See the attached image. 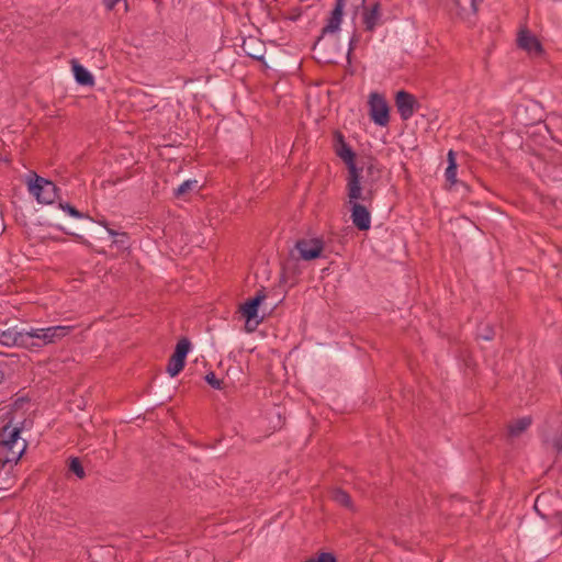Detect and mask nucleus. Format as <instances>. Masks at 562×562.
Listing matches in <instances>:
<instances>
[{"mask_svg": "<svg viewBox=\"0 0 562 562\" xmlns=\"http://www.w3.org/2000/svg\"><path fill=\"white\" fill-rule=\"evenodd\" d=\"M22 426H11V422L0 428V469L8 463L16 464L26 449L21 440Z\"/></svg>", "mask_w": 562, "mask_h": 562, "instance_id": "1", "label": "nucleus"}, {"mask_svg": "<svg viewBox=\"0 0 562 562\" xmlns=\"http://www.w3.org/2000/svg\"><path fill=\"white\" fill-rule=\"evenodd\" d=\"M333 149L347 167V183H350L351 189H356L358 181H361L363 178L362 168H359L357 165L356 151L346 142L345 135L339 130L333 132Z\"/></svg>", "mask_w": 562, "mask_h": 562, "instance_id": "2", "label": "nucleus"}, {"mask_svg": "<svg viewBox=\"0 0 562 562\" xmlns=\"http://www.w3.org/2000/svg\"><path fill=\"white\" fill-rule=\"evenodd\" d=\"M346 190L349 203L351 204L350 218L353 226L361 232L369 231L371 227V213L363 203L371 204L373 200L364 199L366 194H363L361 181H358L356 189H351L350 183H347Z\"/></svg>", "mask_w": 562, "mask_h": 562, "instance_id": "3", "label": "nucleus"}, {"mask_svg": "<svg viewBox=\"0 0 562 562\" xmlns=\"http://www.w3.org/2000/svg\"><path fill=\"white\" fill-rule=\"evenodd\" d=\"M74 329L75 326L72 325H56L31 329L27 331V336L30 338L29 349L57 344L68 336Z\"/></svg>", "mask_w": 562, "mask_h": 562, "instance_id": "4", "label": "nucleus"}, {"mask_svg": "<svg viewBox=\"0 0 562 562\" xmlns=\"http://www.w3.org/2000/svg\"><path fill=\"white\" fill-rule=\"evenodd\" d=\"M27 190L38 203L52 204L58 198L60 189L50 180L45 179L35 172L27 180Z\"/></svg>", "mask_w": 562, "mask_h": 562, "instance_id": "5", "label": "nucleus"}, {"mask_svg": "<svg viewBox=\"0 0 562 562\" xmlns=\"http://www.w3.org/2000/svg\"><path fill=\"white\" fill-rule=\"evenodd\" d=\"M325 243L322 238H301L295 241L294 248L290 250L289 260L312 261L323 257Z\"/></svg>", "mask_w": 562, "mask_h": 562, "instance_id": "6", "label": "nucleus"}, {"mask_svg": "<svg viewBox=\"0 0 562 562\" xmlns=\"http://www.w3.org/2000/svg\"><path fill=\"white\" fill-rule=\"evenodd\" d=\"M266 297V289L262 286L252 297L247 299L239 305L238 312L241 314L243 318H245V329L248 333L254 331L263 321V317L258 318V312Z\"/></svg>", "mask_w": 562, "mask_h": 562, "instance_id": "7", "label": "nucleus"}, {"mask_svg": "<svg viewBox=\"0 0 562 562\" xmlns=\"http://www.w3.org/2000/svg\"><path fill=\"white\" fill-rule=\"evenodd\" d=\"M326 35H321L316 38L313 44L312 49L316 52L325 64H337L338 58H340L344 54V43L340 42L339 37L334 40H325Z\"/></svg>", "mask_w": 562, "mask_h": 562, "instance_id": "8", "label": "nucleus"}, {"mask_svg": "<svg viewBox=\"0 0 562 562\" xmlns=\"http://www.w3.org/2000/svg\"><path fill=\"white\" fill-rule=\"evenodd\" d=\"M360 168H362L363 178L361 180V184L363 188V194H366L364 199L373 200L375 195L374 186L382 178V166L375 157L369 156L362 161V166Z\"/></svg>", "mask_w": 562, "mask_h": 562, "instance_id": "9", "label": "nucleus"}, {"mask_svg": "<svg viewBox=\"0 0 562 562\" xmlns=\"http://www.w3.org/2000/svg\"><path fill=\"white\" fill-rule=\"evenodd\" d=\"M369 117L378 126H386L390 123V105L385 97L379 92L369 95Z\"/></svg>", "mask_w": 562, "mask_h": 562, "instance_id": "10", "label": "nucleus"}, {"mask_svg": "<svg viewBox=\"0 0 562 562\" xmlns=\"http://www.w3.org/2000/svg\"><path fill=\"white\" fill-rule=\"evenodd\" d=\"M192 348L190 339L186 336L181 337L169 357L167 364V372L170 376L175 378L184 369L186 359Z\"/></svg>", "mask_w": 562, "mask_h": 562, "instance_id": "11", "label": "nucleus"}, {"mask_svg": "<svg viewBox=\"0 0 562 562\" xmlns=\"http://www.w3.org/2000/svg\"><path fill=\"white\" fill-rule=\"evenodd\" d=\"M395 106L403 121L409 120L420 108L417 98L406 90H398L395 93Z\"/></svg>", "mask_w": 562, "mask_h": 562, "instance_id": "12", "label": "nucleus"}, {"mask_svg": "<svg viewBox=\"0 0 562 562\" xmlns=\"http://www.w3.org/2000/svg\"><path fill=\"white\" fill-rule=\"evenodd\" d=\"M240 48L247 57L260 61L265 67H268L266 60L267 47L263 41L254 36H249L244 38Z\"/></svg>", "mask_w": 562, "mask_h": 562, "instance_id": "13", "label": "nucleus"}, {"mask_svg": "<svg viewBox=\"0 0 562 562\" xmlns=\"http://www.w3.org/2000/svg\"><path fill=\"white\" fill-rule=\"evenodd\" d=\"M364 3L366 0H362V23L364 31L372 33L378 25L382 24V5L379 1L374 2L370 7H366Z\"/></svg>", "mask_w": 562, "mask_h": 562, "instance_id": "14", "label": "nucleus"}, {"mask_svg": "<svg viewBox=\"0 0 562 562\" xmlns=\"http://www.w3.org/2000/svg\"><path fill=\"white\" fill-rule=\"evenodd\" d=\"M29 340L27 331H16L14 328H11L5 324L0 326V344L3 346H20L29 348Z\"/></svg>", "mask_w": 562, "mask_h": 562, "instance_id": "15", "label": "nucleus"}, {"mask_svg": "<svg viewBox=\"0 0 562 562\" xmlns=\"http://www.w3.org/2000/svg\"><path fill=\"white\" fill-rule=\"evenodd\" d=\"M348 0H335L334 8L331 9L326 24L322 29L323 35L334 34L340 30L344 18V9Z\"/></svg>", "mask_w": 562, "mask_h": 562, "instance_id": "16", "label": "nucleus"}, {"mask_svg": "<svg viewBox=\"0 0 562 562\" xmlns=\"http://www.w3.org/2000/svg\"><path fill=\"white\" fill-rule=\"evenodd\" d=\"M517 43L529 55L541 56L544 53L542 44L529 30H522L518 34Z\"/></svg>", "mask_w": 562, "mask_h": 562, "instance_id": "17", "label": "nucleus"}, {"mask_svg": "<svg viewBox=\"0 0 562 562\" xmlns=\"http://www.w3.org/2000/svg\"><path fill=\"white\" fill-rule=\"evenodd\" d=\"M70 64L75 80L78 85L85 87H92L94 85L93 75L85 66L77 59H71Z\"/></svg>", "mask_w": 562, "mask_h": 562, "instance_id": "18", "label": "nucleus"}, {"mask_svg": "<svg viewBox=\"0 0 562 562\" xmlns=\"http://www.w3.org/2000/svg\"><path fill=\"white\" fill-rule=\"evenodd\" d=\"M457 14L462 20H470L477 12V0H454Z\"/></svg>", "mask_w": 562, "mask_h": 562, "instance_id": "19", "label": "nucleus"}, {"mask_svg": "<svg viewBox=\"0 0 562 562\" xmlns=\"http://www.w3.org/2000/svg\"><path fill=\"white\" fill-rule=\"evenodd\" d=\"M447 162H448V166L446 168L445 177H446V181L450 186H452V184L457 183V169H458L457 155L452 149H450L448 151Z\"/></svg>", "mask_w": 562, "mask_h": 562, "instance_id": "20", "label": "nucleus"}, {"mask_svg": "<svg viewBox=\"0 0 562 562\" xmlns=\"http://www.w3.org/2000/svg\"><path fill=\"white\" fill-rule=\"evenodd\" d=\"M531 424H532V418L530 416H525V417L518 418L508 425V435L510 437H518L524 431H526L530 427Z\"/></svg>", "mask_w": 562, "mask_h": 562, "instance_id": "21", "label": "nucleus"}, {"mask_svg": "<svg viewBox=\"0 0 562 562\" xmlns=\"http://www.w3.org/2000/svg\"><path fill=\"white\" fill-rule=\"evenodd\" d=\"M331 498L338 505H340L347 509L353 510V503H352L351 496L345 490H342L340 487L335 488L331 492Z\"/></svg>", "mask_w": 562, "mask_h": 562, "instance_id": "22", "label": "nucleus"}, {"mask_svg": "<svg viewBox=\"0 0 562 562\" xmlns=\"http://www.w3.org/2000/svg\"><path fill=\"white\" fill-rule=\"evenodd\" d=\"M68 471L75 474L80 480L86 477V472L82 462L78 457H70L68 459Z\"/></svg>", "mask_w": 562, "mask_h": 562, "instance_id": "23", "label": "nucleus"}, {"mask_svg": "<svg viewBox=\"0 0 562 562\" xmlns=\"http://www.w3.org/2000/svg\"><path fill=\"white\" fill-rule=\"evenodd\" d=\"M58 205L63 211H65L71 217L91 220V217L88 214L82 213L81 211H79L75 205H72L69 202L59 201Z\"/></svg>", "mask_w": 562, "mask_h": 562, "instance_id": "24", "label": "nucleus"}, {"mask_svg": "<svg viewBox=\"0 0 562 562\" xmlns=\"http://www.w3.org/2000/svg\"><path fill=\"white\" fill-rule=\"evenodd\" d=\"M198 184L196 180H186L178 188L173 190V195L176 198H182L190 191H192Z\"/></svg>", "mask_w": 562, "mask_h": 562, "instance_id": "25", "label": "nucleus"}, {"mask_svg": "<svg viewBox=\"0 0 562 562\" xmlns=\"http://www.w3.org/2000/svg\"><path fill=\"white\" fill-rule=\"evenodd\" d=\"M479 330V338L485 340V341H491L494 339L495 337V329L493 327V325L491 324H481L477 328Z\"/></svg>", "mask_w": 562, "mask_h": 562, "instance_id": "26", "label": "nucleus"}, {"mask_svg": "<svg viewBox=\"0 0 562 562\" xmlns=\"http://www.w3.org/2000/svg\"><path fill=\"white\" fill-rule=\"evenodd\" d=\"M112 244L116 246L119 249L125 250L130 248V235L126 232H121L119 236H116Z\"/></svg>", "mask_w": 562, "mask_h": 562, "instance_id": "27", "label": "nucleus"}, {"mask_svg": "<svg viewBox=\"0 0 562 562\" xmlns=\"http://www.w3.org/2000/svg\"><path fill=\"white\" fill-rule=\"evenodd\" d=\"M206 383L215 390H222L224 386L223 380L218 379L213 371L205 375Z\"/></svg>", "mask_w": 562, "mask_h": 562, "instance_id": "28", "label": "nucleus"}, {"mask_svg": "<svg viewBox=\"0 0 562 562\" xmlns=\"http://www.w3.org/2000/svg\"><path fill=\"white\" fill-rule=\"evenodd\" d=\"M306 562H337V558L331 552H322L316 558H310Z\"/></svg>", "mask_w": 562, "mask_h": 562, "instance_id": "29", "label": "nucleus"}, {"mask_svg": "<svg viewBox=\"0 0 562 562\" xmlns=\"http://www.w3.org/2000/svg\"><path fill=\"white\" fill-rule=\"evenodd\" d=\"M359 41H360V35L357 33V31H355L349 40L346 56L352 57L353 50L357 48Z\"/></svg>", "mask_w": 562, "mask_h": 562, "instance_id": "30", "label": "nucleus"}, {"mask_svg": "<svg viewBox=\"0 0 562 562\" xmlns=\"http://www.w3.org/2000/svg\"><path fill=\"white\" fill-rule=\"evenodd\" d=\"M551 445L557 453H562V431L553 437Z\"/></svg>", "mask_w": 562, "mask_h": 562, "instance_id": "31", "label": "nucleus"}, {"mask_svg": "<svg viewBox=\"0 0 562 562\" xmlns=\"http://www.w3.org/2000/svg\"><path fill=\"white\" fill-rule=\"evenodd\" d=\"M99 224L102 225L106 229L108 234L113 239L121 234V232H116L115 229L109 227V222L106 220L99 221Z\"/></svg>", "mask_w": 562, "mask_h": 562, "instance_id": "32", "label": "nucleus"}, {"mask_svg": "<svg viewBox=\"0 0 562 562\" xmlns=\"http://www.w3.org/2000/svg\"><path fill=\"white\" fill-rule=\"evenodd\" d=\"M347 65L345 66V74L349 76L355 75V68L352 67V57L346 56Z\"/></svg>", "mask_w": 562, "mask_h": 562, "instance_id": "33", "label": "nucleus"}, {"mask_svg": "<svg viewBox=\"0 0 562 562\" xmlns=\"http://www.w3.org/2000/svg\"><path fill=\"white\" fill-rule=\"evenodd\" d=\"M121 0H103V4L108 10H113ZM127 7V3L125 2Z\"/></svg>", "mask_w": 562, "mask_h": 562, "instance_id": "34", "label": "nucleus"}, {"mask_svg": "<svg viewBox=\"0 0 562 562\" xmlns=\"http://www.w3.org/2000/svg\"><path fill=\"white\" fill-rule=\"evenodd\" d=\"M4 363L0 362V384L4 381V376H5V373H4Z\"/></svg>", "mask_w": 562, "mask_h": 562, "instance_id": "35", "label": "nucleus"}, {"mask_svg": "<svg viewBox=\"0 0 562 562\" xmlns=\"http://www.w3.org/2000/svg\"><path fill=\"white\" fill-rule=\"evenodd\" d=\"M26 401H27L26 398H24V397H20V398H18V400L15 401L14 405H15V406H20V404H22L23 402H26Z\"/></svg>", "mask_w": 562, "mask_h": 562, "instance_id": "36", "label": "nucleus"}, {"mask_svg": "<svg viewBox=\"0 0 562 562\" xmlns=\"http://www.w3.org/2000/svg\"><path fill=\"white\" fill-rule=\"evenodd\" d=\"M553 180H555V181H561V180H562V177H561V176H554V177H553Z\"/></svg>", "mask_w": 562, "mask_h": 562, "instance_id": "37", "label": "nucleus"}, {"mask_svg": "<svg viewBox=\"0 0 562 562\" xmlns=\"http://www.w3.org/2000/svg\"><path fill=\"white\" fill-rule=\"evenodd\" d=\"M67 234L76 235V233H75V232H70V231H69V232H67Z\"/></svg>", "mask_w": 562, "mask_h": 562, "instance_id": "38", "label": "nucleus"}]
</instances>
